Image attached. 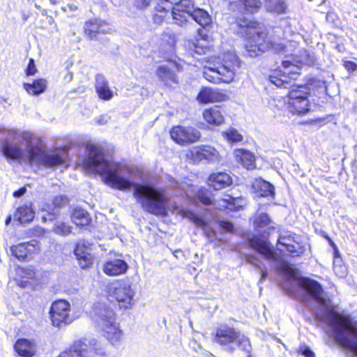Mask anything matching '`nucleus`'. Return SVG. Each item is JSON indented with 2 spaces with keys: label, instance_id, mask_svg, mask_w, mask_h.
I'll use <instances>...</instances> for the list:
<instances>
[{
  "label": "nucleus",
  "instance_id": "obj_1",
  "mask_svg": "<svg viewBox=\"0 0 357 357\" xmlns=\"http://www.w3.org/2000/svg\"><path fill=\"white\" fill-rule=\"evenodd\" d=\"M86 150L88 156L84 160L86 170L104 175L105 183L112 188L122 191L133 188V196L144 210L160 216H165L168 211H172L188 218L197 227L206 229V222L204 219L192 211L172 203L164 190L135 183L132 180L130 167L109 160L104 155L100 146L90 143L86 145Z\"/></svg>",
  "mask_w": 357,
  "mask_h": 357
},
{
  "label": "nucleus",
  "instance_id": "obj_2",
  "mask_svg": "<svg viewBox=\"0 0 357 357\" xmlns=\"http://www.w3.org/2000/svg\"><path fill=\"white\" fill-rule=\"evenodd\" d=\"M307 307L316 319L328 327V333L337 344L357 356V321L331 304L320 284L307 278Z\"/></svg>",
  "mask_w": 357,
  "mask_h": 357
},
{
  "label": "nucleus",
  "instance_id": "obj_3",
  "mask_svg": "<svg viewBox=\"0 0 357 357\" xmlns=\"http://www.w3.org/2000/svg\"><path fill=\"white\" fill-rule=\"evenodd\" d=\"M6 134V138L1 143V151L8 159L27 161L47 167H56L66 162V151H45L42 141L29 132L8 130Z\"/></svg>",
  "mask_w": 357,
  "mask_h": 357
},
{
  "label": "nucleus",
  "instance_id": "obj_4",
  "mask_svg": "<svg viewBox=\"0 0 357 357\" xmlns=\"http://www.w3.org/2000/svg\"><path fill=\"white\" fill-rule=\"evenodd\" d=\"M236 26L240 28V33L247 37L245 49L251 57L270 49L278 52L284 49L281 42L273 40L268 36L264 29L256 22L246 18L240 19L236 22Z\"/></svg>",
  "mask_w": 357,
  "mask_h": 357
},
{
  "label": "nucleus",
  "instance_id": "obj_5",
  "mask_svg": "<svg viewBox=\"0 0 357 357\" xmlns=\"http://www.w3.org/2000/svg\"><path fill=\"white\" fill-rule=\"evenodd\" d=\"M239 68L237 56L232 52L224 54L221 65L210 62L203 67V75L206 80L213 84L229 83L233 81L235 72Z\"/></svg>",
  "mask_w": 357,
  "mask_h": 357
},
{
  "label": "nucleus",
  "instance_id": "obj_6",
  "mask_svg": "<svg viewBox=\"0 0 357 357\" xmlns=\"http://www.w3.org/2000/svg\"><path fill=\"white\" fill-rule=\"evenodd\" d=\"M213 342L226 351L232 353L239 348L245 352L247 357H251L252 347L248 337L234 328L226 325L218 328L213 337Z\"/></svg>",
  "mask_w": 357,
  "mask_h": 357
},
{
  "label": "nucleus",
  "instance_id": "obj_7",
  "mask_svg": "<svg viewBox=\"0 0 357 357\" xmlns=\"http://www.w3.org/2000/svg\"><path fill=\"white\" fill-rule=\"evenodd\" d=\"M109 296L114 299L120 308L128 309L135 304V291L127 280H116L108 288Z\"/></svg>",
  "mask_w": 357,
  "mask_h": 357
},
{
  "label": "nucleus",
  "instance_id": "obj_8",
  "mask_svg": "<svg viewBox=\"0 0 357 357\" xmlns=\"http://www.w3.org/2000/svg\"><path fill=\"white\" fill-rule=\"evenodd\" d=\"M284 71L281 70H275L269 75V81L278 87L289 88L291 86V83L296 80L298 75V67L289 60L282 61Z\"/></svg>",
  "mask_w": 357,
  "mask_h": 357
},
{
  "label": "nucleus",
  "instance_id": "obj_9",
  "mask_svg": "<svg viewBox=\"0 0 357 357\" xmlns=\"http://www.w3.org/2000/svg\"><path fill=\"white\" fill-rule=\"evenodd\" d=\"M70 305L65 300L54 301L50 309V317L53 326L62 328L70 324L73 318L70 314Z\"/></svg>",
  "mask_w": 357,
  "mask_h": 357
},
{
  "label": "nucleus",
  "instance_id": "obj_10",
  "mask_svg": "<svg viewBox=\"0 0 357 357\" xmlns=\"http://www.w3.org/2000/svg\"><path fill=\"white\" fill-rule=\"evenodd\" d=\"M171 138L178 144L185 146L201 138V132L193 127L174 126L170 131Z\"/></svg>",
  "mask_w": 357,
  "mask_h": 357
},
{
  "label": "nucleus",
  "instance_id": "obj_11",
  "mask_svg": "<svg viewBox=\"0 0 357 357\" xmlns=\"http://www.w3.org/2000/svg\"><path fill=\"white\" fill-rule=\"evenodd\" d=\"M194 8L191 0H181L174 7H171V15L174 23L179 26L185 24L190 18Z\"/></svg>",
  "mask_w": 357,
  "mask_h": 357
},
{
  "label": "nucleus",
  "instance_id": "obj_12",
  "mask_svg": "<svg viewBox=\"0 0 357 357\" xmlns=\"http://www.w3.org/2000/svg\"><path fill=\"white\" fill-rule=\"evenodd\" d=\"M175 70L181 71L182 68L176 61L169 60L166 63L158 67L156 74L162 82L167 85H170L172 83L177 82L174 73Z\"/></svg>",
  "mask_w": 357,
  "mask_h": 357
},
{
  "label": "nucleus",
  "instance_id": "obj_13",
  "mask_svg": "<svg viewBox=\"0 0 357 357\" xmlns=\"http://www.w3.org/2000/svg\"><path fill=\"white\" fill-rule=\"evenodd\" d=\"M249 245L253 249L261 254L266 260L277 261L278 255L275 252L273 248L266 240L261 239L257 236H253L249 240Z\"/></svg>",
  "mask_w": 357,
  "mask_h": 357
},
{
  "label": "nucleus",
  "instance_id": "obj_14",
  "mask_svg": "<svg viewBox=\"0 0 357 357\" xmlns=\"http://www.w3.org/2000/svg\"><path fill=\"white\" fill-rule=\"evenodd\" d=\"M91 252V245L89 242L82 241L77 244L74 253L81 268H88L93 264V257Z\"/></svg>",
  "mask_w": 357,
  "mask_h": 357
},
{
  "label": "nucleus",
  "instance_id": "obj_15",
  "mask_svg": "<svg viewBox=\"0 0 357 357\" xmlns=\"http://www.w3.org/2000/svg\"><path fill=\"white\" fill-rule=\"evenodd\" d=\"M227 99V96L218 89L202 88L199 92L197 100L202 104L222 102Z\"/></svg>",
  "mask_w": 357,
  "mask_h": 357
},
{
  "label": "nucleus",
  "instance_id": "obj_16",
  "mask_svg": "<svg viewBox=\"0 0 357 357\" xmlns=\"http://www.w3.org/2000/svg\"><path fill=\"white\" fill-rule=\"evenodd\" d=\"M278 241L280 246L286 248L294 256H299L305 252V248L290 234H280Z\"/></svg>",
  "mask_w": 357,
  "mask_h": 357
},
{
  "label": "nucleus",
  "instance_id": "obj_17",
  "mask_svg": "<svg viewBox=\"0 0 357 357\" xmlns=\"http://www.w3.org/2000/svg\"><path fill=\"white\" fill-rule=\"evenodd\" d=\"M99 327L103 332V335L112 344L115 345L119 343L122 337V331L119 328L115 320L110 322H102Z\"/></svg>",
  "mask_w": 357,
  "mask_h": 357
},
{
  "label": "nucleus",
  "instance_id": "obj_18",
  "mask_svg": "<svg viewBox=\"0 0 357 357\" xmlns=\"http://www.w3.org/2000/svg\"><path fill=\"white\" fill-rule=\"evenodd\" d=\"M128 264L123 259H114L106 261L103 266V272L109 276H117L126 273Z\"/></svg>",
  "mask_w": 357,
  "mask_h": 357
},
{
  "label": "nucleus",
  "instance_id": "obj_19",
  "mask_svg": "<svg viewBox=\"0 0 357 357\" xmlns=\"http://www.w3.org/2000/svg\"><path fill=\"white\" fill-rule=\"evenodd\" d=\"M254 227L255 231L261 234L263 237L268 236L270 231L275 229L274 223L266 213H261L255 216Z\"/></svg>",
  "mask_w": 357,
  "mask_h": 357
},
{
  "label": "nucleus",
  "instance_id": "obj_20",
  "mask_svg": "<svg viewBox=\"0 0 357 357\" xmlns=\"http://www.w3.org/2000/svg\"><path fill=\"white\" fill-rule=\"evenodd\" d=\"M15 349L22 357H33L36 354L37 346L33 340L23 338L16 342Z\"/></svg>",
  "mask_w": 357,
  "mask_h": 357
},
{
  "label": "nucleus",
  "instance_id": "obj_21",
  "mask_svg": "<svg viewBox=\"0 0 357 357\" xmlns=\"http://www.w3.org/2000/svg\"><path fill=\"white\" fill-rule=\"evenodd\" d=\"M94 312L97 317L96 321L98 326L102 325V322H110L115 320V314L113 310L105 303H97L94 307Z\"/></svg>",
  "mask_w": 357,
  "mask_h": 357
},
{
  "label": "nucleus",
  "instance_id": "obj_22",
  "mask_svg": "<svg viewBox=\"0 0 357 357\" xmlns=\"http://www.w3.org/2000/svg\"><path fill=\"white\" fill-rule=\"evenodd\" d=\"M309 94V88L305 85L294 86L289 93L288 100H291L293 106L299 101L303 106H306L308 104Z\"/></svg>",
  "mask_w": 357,
  "mask_h": 357
},
{
  "label": "nucleus",
  "instance_id": "obj_23",
  "mask_svg": "<svg viewBox=\"0 0 357 357\" xmlns=\"http://www.w3.org/2000/svg\"><path fill=\"white\" fill-rule=\"evenodd\" d=\"M96 91L100 98L104 100H109L114 93L109 89L108 82L102 75H98L96 77Z\"/></svg>",
  "mask_w": 357,
  "mask_h": 357
},
{
  "label": "nucleus",
  "instance_id": "obj_24",
  "mask_svg": "<svg viewBox=\"0 0 357 357\" xmlns=\"http://www.w3.org/2000/svg\"><path fill=\"white\" fill-rule=\"evenodd\" d=\"M208 183L215 190H220L231 185L232 180L227 173L217 172L209 176Z\"/></svg>",
  "mask_w": 357,
  "mask_h": 357
},
{
  "label": "nucleus",
  "instance_id": "obj_25",
  "mask_svg": "<svg viewBox=\"0 0 357 357\" xmlns=\"http://www.w3.org/2000/svg\"><path fill=\"white\" fill-rule=\"evenodd\" d=\"M203 117L207 123L215 126H219L224 122L223 113L218 106L206 109L203 112Z\"/></svg>",
  "mask_w": 357,
  "mask_h": 357
},
{
  "label": "nucleus",
  "instance_id": "obj_26",
  "mask_svg": "<svg viewBox=\"0 0 357 357\" xmlns=\"http://www.w3.org/2000/svg\"><path fill=\"white\" fill-rule=\"evenodd\" d=\"M104 22L98 19H92L88 20L84 24L85 33L92 40L96 39L97 33H105V30L101 29Z\"/></svg>",
  "mask_w": 357,
  "mask_h": 357
},
{
  "label": "nucleus",
  "instance_id": "obj_27",
  "mask_svg": "<svg viewBox=\"0 0 357 357\" xmlns=\"http://www.w3.org/2000/svg\"><path fill=\"white\" fill-rule=\"evenodd\" d=\"M34 218V212L31 205H23L20 206L13 215L15 220L20 222L21 224L28 223L33 220Z\"/></svg>",
  "mask_w": 357,
  "mask_h": 357
},
{
  "label": "nucleus",
  "instance_id": "obj_28",
  "mask_svg": "<svg viewBox=\"0 0 357 357\" xmlns=\"http://www.w3.org/2000/svg\"><path fill=\"white\" fill-rule=\"evenodd\" d=\"M68 200L65 196H56L52 200V206H49L47 212L50 217L43 216V222H46L47 220H52L59 213V208L63 207L68 203Z\"/></svg>",
  "mask_w": 357,
  "mask_h": 357
},
{
  "label": "nucleus",
  "instance_id": "obj_29",
  "mask_svg": "<svg viewBox=\"0 0 357 357\" xmlns=\"http://www.w3.org/2000/svg\"><path fill=\"white\" fill-rule=\"evenodd\" d=\"M47 82L45 79H38L33 83L24 84V89L30 95L38 96L43 93L47 89Z\"/></svg>",
  "mask_w": 357,
  "mask_h": 357
},
{
  "label": "nucleus",
  "instance_id": "obj_30",
  "mask_svg": "<svg viewBox=\"0 0 357 357\" xmlns=\"http://www.w3.org/2000/svg\"><path fill=\"white\" fill-rule=\"evenodd\" d=\"M31 247L33 248L34 245L30 243H22L12 246L10 252L19 260H24L27 257L28 254L33 251Z\"/></svg>",
  "mask_w": 357,
  "mask_h": 357
},
{
  "label": "nucleus",
  "instance_id": "obj_31",
  "mask_svg": "<svg viewBox=\"0 0 357 357\" xmlns=\"http://www.w3.org/2000/svg\"><path fill=\"white\" fill-rule=\"evenodd\" d=\"M235 155L238 161L247 169H252L255 166V157L252 153L244 149L235 151Z\"/></svg>",
  "mask_w": 357,
  "mask_h": 357
},
{
  "label": "nucleus",
  "instance_id": "obj_32",
  "mask_svg": "<svg viewBox=\"0 0 357 357\" xmlns=\"http://www.w3.org/2000/svg\"><path fill=\"white\" fill-rule=\"evenodd\" d=\"M264 8L268 13L280 15L285 13L287 7L284 0H264Z\"/></svg>",
  "mask_w": 357,
  "mask_h": 357
},
{
  "label": "nucleus",
  "instance_id": "obj_33",
  "mask_svg": "<svg viewBox=\"0 0 357 357\" xmlns=\"http://www.w3.org/2000/svg\"><path fill=\"white\" fill-rule=\"evenodd\" d=\"M71 218L75 225L80 226L87 225L90 222L89 213L85 210L79 208L73 209Z\"/></svg>",
  "mask_w": 357,
  "mask_h": 357
},
{
  "label": "nucleus",
  "instance_id": "obj_34",
  "mask_svg": "<svg viewBox=\"0 0 357 357\" xmlns=\"http://www.w3.org/2000/svg\"><path fill=\"white\" fill-rule=\"evenodd\" d=\"M261 197H268L274 195V187L268 182L259 179L254 184Z\"/></svg>",
  "mask_w": 357,
  "mask_h": 357
},
{
  "label": "nucleus",
  "instance_id": "obj_35",
  "mask_svg": "<svg viewBox=\"0 0 357 357\" xmlns=\"http://www.w3.org/2000/svg\"><path fill=\"white\" fill-rule=\"evenodd\" d=\"M190 18L202 26L208 25L211 22V18L208 13L202 8H194Z\"/></svg>",
  "mask_w": 357,
  "mask_h": 357
},
{
  "label": "nucleus",
  "instance_id": "obj_36",
  "mask_svg": "<svg viewBox=\"0 0 357 357\" xmlns=\"http://www.w3.org/2000/svg\"><path fill=\"white\" fill-rule=\"evenodd\" d=\"M204 159L210 162L216 163L220 161L221 157L215 149L204 145Z\"/></svg>",
  "mask_w": 357,
  "mask_h": 357
},
{
  "label": "nucleus",
  "instance_id": "obj_37",
  "mask_svg": "<svg viewBox=\"0 0 357 357\" xmlns=\"http://www.w3.org/2000/svg\"><path fill=\"white\" fill-rule=\"evenodd\" d=\"M240 2L244 10L251 14L257 13L261 6V0H241Z\"/></svg>",
  "mask_w": 357,
  "mask_h": 357
},
{
  "label": "nucleus",
  "instance_id": "obj_38",
  "mask_svg": "<svg viewBox=\"0 0 357 357\" xmlns=\"http://www.w3.org/2000/svg\"><path fill=\"white\" fill-rule=\"evenodd\" d=\"M204 41L196 40L195 41H188L186 44L189 51L191 53L194 52L197 54L201 55L208 50L207 47L203 44Z\"/></svg>",
  "mask_w": 357,
  "mask_h": 357
},
{
  "label": "nucleus",
  "instance_id": "obj_39",
  "mask_svg": "<svg viewBox=\"0 0 357 357\" xmlns=\"http://www.w3.org/2000/svg\"><path fill=\"white\" fill-rule=\"evenodd\" d=\"M299 101L295 106H293L291 104V100H287V108L290 112L292 114H296L298 115H303L310 111L309 103L306 106H303Z\"/></svg>",
  "mask_w": 357,
  "mask_h": 357
},
{
  "label": "nucleus",
  "instance_id": "obj_40",
  "mask_svg": "<svg viewBox=\"0 0 357 357\" xmlns=\"http://www.w3.org/2000/svg\"><path fill=\"white\" fill-rule=\"evenodd\" d=\"M187 157L195 162L204 160V146H194L187 153Z\"/></svg>",
  "mask_w": 357,
  "mask_h": 357
},
{
  "label": "nucleus",
  "instance_id": "obj_41",
  "mask_svg": "<svg viewBox=\"0 0 357 357\" xmlns=\"http://www.w3.org/2000/svg\"><path fill=\"white\" fill-rule=\"evenodd\" d=\"M246 261L248 263L257 267L258 269L261 271V278H260L259 282H263L266 280V278L268 275V272L266 270L265 267L264 266H261L257 264V261H258L257 258L253 255H247Z\"/></svg>",
  "mask_w": 357,
  "mask_h": 357
},
{
  "label": "nucleus",
  "instance_id": "obj_42",
  "mask_svg": "<svg viewBox=\"0 0 357 357\" xmlns=\"http://www.w3.org/2000/svg\"><path fill=\"white\" fill-rule=\"evenodd\" d=\"M224 137L230 142L242 141L243 136L235 129L231 128L223 132Z\"/></svg>",
  "mask_w": 357,
  "mask_h": 357
},
{
  "label": "nucleus",
  "instance_id": "obj_43",
  "mask_svg": "<svg viewBox=\"0 0 357 357\" xmlns=\"http://www.w3.org/2000/svg\"><path fill=\"white\" fill-rule=\"evenodd\" d=\"M53 230L57 234L67 236L72 232V227L63 222H60L54 226Z\"/></svg>",
  "mask_w": 357,
  "mask_h": 357
},
{
  "label": "nucleus",
  "instance_id": "obj_44",
  "mask_svg": "<svg viewBox=\"0 0 357 357\" xmlns=\"http://www.w3.org/2000/svg\"><path fill=\"white\" fill-rule=\"evenodd\" d=\"M155 3L154 6L155 11L167 12V10L171 9V3L169 0H153Z\"/></svg>",
  "mask_w": 357,
  "mask_h": 357
},
{
  "label": "nucleus",
  "instance_id": "obj_45",
  "mask_svg": "<svg viewBox=\"0 0 357 357\" xmlns=\"http://www.w3.org/2000/svg\"><path fill=\"white\" fill-rule=\"evenodd\" d=\"M169 10H167V12L164 13L155 11L156 13L153 14L152 17L153 23L160 25L169 14Z\"/></svg>",
  "mask_w": 357,
  "mask_h": 357
},
{
  "label": "nucleus",
  "instance_id": "obj_46",
  "mask_svg": "<svg viewBox=\"0 0 357 357\" xmlns=\"http://www.w3.org/2000/svg\"><path fill=\"white\" fill-rule=\"evenodd\" d=\"M58 357H85L83 352L77 349H69L62 352Z\"/></svg>",
  "mask_w": 357,
  "mask_h": 357
},
{
  "label": "nucleus",
  "instance_id": "obj_47",
  "mask_svg": "<svg viewBox=\"0 0 357 357\" xmlns=\"http://www.w3.org/2000/svg\"><path fill=\"white\" fill-rule=\"evenodd\" d=\"M198 199L205 205H209L211 204L212 200L209 197L208 193L205 190H200L197 194Z\"/></svg>",
  "mask_w": 357,
  "mask_h": 357
},
{
  "label": "nucleus",
  "instance_id": "obj_48",
  "mask_svg": "<svg viewBox=\"0 0 357 357\" xmlns=\"http://www.w3.org/2000/svg\"><path fill=\"white\" fill-rule=\"evenodd\" d=\"M26 72L27 75H33L37 72L34 60L33 59H30Z\"/></svg>",
  "mask_w": 357,
  "mask_h": 357
},
{
  "label": "nucleus",
  "instance_id": "obj_49",
  "mask_svg": "<svg viewBox=\"0 0 357 357\" xmlns=\"http://www.w3.org/2000/svg\"><path fill=\"white\" fill-rule=\"evenodd\" d=\"M299 351L305 357H315L314 353L308 347L301 346Z\"/></svg>",
  "mask_w": 357,
  "mask_h": 357
},
{
  "label": "nucleus",
  "instance_id": "obj_50",
  "mask_svg": "<svg viewBox=\"0 0 357 357\" xmlns=\"http://www.w3.org/2000/svg\"><path fill=\"white\" fill-rule=\"evenodd\" d=\"M219 225L222 229L227 231H231L234 228L232 223L228 221H220Z\"/></svg>",
  "mask_w": 357,
  "mask_h": 357
},
{
  "label": "nucleus",
  "instance_id": "obj_51",
  "mask_svg": "<svg viewBox=\"0 0 357 357\" xmlns=\"http://www.w3.org/2000/svg\"><path fill=\"white\" fill-rule=\"evenodd\" d=\"M21 272H22V273L24 274L23 277L26 278L28 279L33 278L35 276L34 271L30 268H27V269L22 268Z\"/></svg>",
  "mask_w": 357,
  "mask_h": 357
},
{
  "label": "nucleus",
  "instance_id": "obj_52",
  "mask_svg": "<svg viewBox=\"0 0 357 357\" xmlns=\"http://www.w3.org/2000/svg\"><path fill=\"white\" fill-rule=\"evenodd\" d=\"M344 66L347 70L351 72H354L357 69V65L352 61H346Z\"/></svg>",
  "mask_w": 357,
  "mask_h": 357
},
{
  "label": "nucleus",
  "instance_id": "obj_53",
  "mask_svg": "<svg viewBox=\"0 0 357 357\" xmlns=\"http://www.w3.org/2000/svg\"><path fill=\"white\" fill-rule=\"evenodd\" d=\"M77 9H78L77 6H76L74 4H68L66 6L61 7V10L63 11H66L67 10H68L69 11L75 12V11L77 10Z\"/></svg>",
  "mask_w": 357,
  "mask_h": 357
},
{
  "label": "nucleus",
  "instance_id": "obj_54",
  "mask_svg": "<svg viewBox=\"0 0 357 357\" xmlns=\"http://www.w3.org/2000/svg\"><path fill=\"white\" fill-rule=\"evenodd\" d=\"M26 191V188L25 187H22L20 188L18 190H16L13 192V196L15 197H20L24 195Z\"/></svg>",
  "mask_w": 357,
  "mask_h": 357
},
{
  "label": "nucleus",
  "instance_id": "obj_55",
  "mask_svg": "<svg viewBox=\"0 0 357 357\" xmlns=\"http://www.w3.org/2000/svg\"><path fill=\"white\" fill-rule=\"evenodd\" d=\"M104 116H100V119H98V122L99 124H104L107 121V119H104Z\"/></svg>",
  "mask_w": 357,
  "mask_h": 357
},
{
  "label": "nucleus",
  "instance_id": "obj_56",
  "mask_svg": "<svg viewBox=\"0 0 357 357\" xmlns=\"http://www.w3.org/2000/svg\"><path fill=\"white\" fill-rule=\"evenodd\" d=\"M216 60H217V59H213V61L208 60V61H206V65H208V63H209L210 62H211V63H214V62H215V63H216V62H218V63L221 65V63L222 62V61L221 62H220L219 61H220V59H218V61H216Z\"/></svg>",
  "mask_w": 357,
  "mask_h": 357
},
{
  "label": "nucleus",
  "instance_id": "obj_57",
  "mask_svg": "<svg viewBox=\"0 0 357 357\" xmlns=\"http://www.w3.org/2000/svg\"><path fill=\"white\" fill-rule=\"evenodd\" d=\"M328 240H329V242L331 243V245L334 248L335 252H337V246L335 245V244L331 239H328Z\"/></svg>",
  "mask_w": 357,
  "mask_h": 357
},
{
  "label": "nucleus",
  "instance_id": "obj_58",
  "mask_svg": "<svg viewBox=\"0 0 357 357\" xmlns=\"http://www.w3.org/2000/svg\"><path fill=\"white\" fill-rule=\"evenodd\" d=\"M11 216H8L6 220V225H8L10 224V221H11Z\"/></svg>",
  "mask_w": 357,
  "mask_h": 357
},
{
  "label": "nucleus",
  "instance_id": "obj_59",
  "mask_svg": "<svg viewBox=\"0 0 357 357\" xmlns=\"http://www.w3.org/2000/svg\"><path fill=\"white\" fill-rule=\"evenodd\" d=\"M41 11H42V15L43 16H47V11L46 10L43 9Z\"/></svg>",
  "mask_w": 357,
  "mask_h": 357
},
{
  "label": "nucleus",
  "instance_id": "obj_60",
  "mask_svg": "<svg viewBox=\"0 0 357 357\" xmlns=\"http://www.w3.org/2000/svg\"><path fill=\"white\" fill-rule=\"evenodd\" d=\"M235 199L232 197H229L228 199H226V201L228 202V203H231L232 201H234Z\"/></svg>",
  "mask_w": 357,
  "mask_h": 357
},
{
  "label": "nucleus",
  "instance_id": "obj_61",
  "mask_svg": "<svg viewBox=\"0 0 357 357\" xmlns=\"http://www.w3.org/2000/svg\"><path fill=\"white\" fill-rule=\"evenodd\" d=\"M35 7H36L38 10H43V9H42V8H41V6H40L39 5L36 4V5H35Z\"/></svg>",
  "mask_w": 357,
  "mask_h": 357
},
{
  "label": "nucleus",
  "instance_id": "obj_62",
  "mask_svg": "<svg viewBox=\"0 0 357 357\" xmlns=\"http://www.w3.org/2000/svg\"><path fill=\"white\" fill-rule=\"evenodd\" d=\"M50 2H51V3H52V4H53V5H55V4H56V3H57V1H55V0H50Z\"/></svg>",
  "mask_w": 357,
  "mask_h": 357
},
{
  "label": "nucleus",
  "instance_id": "obj_63",
  "mask_svg": "<svg viewBox=\"0 0 357 357\" xmlns=\"http://www.w3.org/2000/svg\"><path fill=\"white\" fill-rule=\"evenodd\" d=\"M53 22H54L53 18H52V17H50V21H49V22L51 24V23H52Z\"/></svg>",
  "mask_w": 357,
  "mask_h": 357
},
{
  "label": "nucleus",
  "instance_id": "obj_64",
  "mask_svg": "<svg viewBox=\"0 0 357 357\" xmlns=\"http://www.w3.org/2000/svg\"><path fill=\"white\" fill-rule=\"evenodd\" d=\"M339 275L340 277H343L344 275V272H342Z\"/></svg>",
  "mask_w": 357,
  "mask_h": 357
}]
</instances>
